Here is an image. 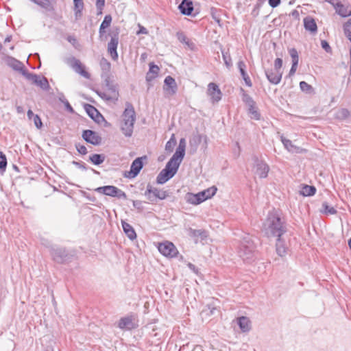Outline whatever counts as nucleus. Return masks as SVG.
<instances>
[{
    "label": "nucleus",
    "mask_w": 351,
    "mask_h": 351,
    "mask_svg": "<svg viewBox=\"0 0 351 351\" xmlns=\"http://www.w3.org/2000/svg\"><path fill=\"white\" fill-rule=\"evenodd\" d=\"M268 3L271 8H274L280 4L281 0H268Z\"/></svg>",
    "instance_id": "60"
},
{
    "label": "nucleus",
    "mask_w": 351,
    "mask_h": 351,
    "mask_svg": "<svg viewBox=\"0 0 351 351\" xmlns=\"http://www.w3.org/2000/svg\"><path fill=\"white\" fill-rule=\"evenodd\" d=\"M263 230L268 237H280L287 232V223L277 211L269 212Z\"/></svg>",
    "instance_id": "2"
},
{
    "label": "nucleus",
    "mask_w": 351,
    "mask_h": 351,
    "mask_svg": "<svg viewBox=\"0 0 351 351\" xmlns=\"http://www.w3.org/2000/svg\"><path fill=\"white\" fill-rule=\"evenodd\" d=\"M321 46L326 52H330L332 50L329 43L325 40H321Z\"/></svg>",
    "instance_id": "54"
},
{
    "label": "nucleus",
    "mask_w": 351,
    "mask_h": 351,
    "mask_svg": "<svg viewBox=\"0 0 351 351\" xmlns=\"http://www.w3.org/2000/svg\"><path fill=\"white\" fill-rule=\"evenodd\" d=\"M7 64L14 71H19L25 77L27 76L25 73H29L22 62L12 56L7 58Z\"/></svg>",
    "instance_id": "17"
},
{
    "label": "nucleus",
    "mask_w": 351,
    "mask_h": 351,
    "mask_svg": "<svg viewBox=\"0 0 351 351\" xmlns=\"http://www.w3.org/2000/svg\"><path fill=\"white\" fill-rule=\"evenodd\" d=\"M34 2L36 5L40 6L43 8H45L47 10H50L51 3L49 0H30Z\"/></svg>",
    "instance_id": "43"
},
{
    "label": "nucleus",
    "mask_w": 351,
    "mask_h": 351,
    "mask_svg": "<svg viewBox=\"0 0 351 351\" xmlns=\"http://www.w3.org/2000/svg\"><path fill=\"white\" fill-rule=\"evenodd\" d=\"M119 28L116 27L112 32V36L110 42L108 43V52L110 53L113 60L118 59V53L117 51L119 44Z\"/></svg>",
    "instance_id": "13"
},
{
    "label": "nucleus",
    "mask_w": 351,
    "mask_h": 351,
    "mask_svg": "<svg viewBox=\"0 0 351 351\" xmlns=\"http://www.w3.org/2000/svg\"><path fill=\"white\" fill-rule=\"evenodd\" d=\"M207 94L210 97V101L213 104L217 103L221 99L222 93L216 83L210 82L208 84Z\"/></svg>",
    "instance_id": "16"
},
{
    "label": "nucleus",
    "mask_w": 351,
    "mask_h": 351,
    "mask_svg": "<svg viewBox=\"0 0 351 351\" xmlns=\"http://www.w3.org/2000/svg\"><path fill=\"white\" fill-rule=\"evenodd\" d=\"M276 250L280 256H283L287 254V247L285 240L280 237H276Z\"/></svg>",
    "instance_id": "30"
},
{
    "label": "nucleus",
    "mask_w": 351,
    "mask_h": 351,
    "mask_svg": "<svg viewBox=\"0 0 351 351\" xmlns=\"http://www.w3.org/2000/svg\"><path fill=\"white\" fill-rule=\"evenodd\" d=\"M122 120H127L128 121H130V120H132V121H136V112L130 102L127 101L125 103V108L122 114Z\"/></svg>",
    "instance_id": "21"
},
{
    "label": "nucleus",
    "mask_w": 351,
    "mask_h": 351,
    "mask_svg": "<svg viewBox=\"0 0 351 351\" xmlns=\"http://www.w3.org/2000/svg\"><path fill=\"white\" fill-rule=\"evenodd\" d=\"M95 191L108 196L117 197L118 199H127L128 198L124 191L112 185L99 186L95 189Z\"/></svg>",
    "instance_id": "7"
},
{
    "label": "nucleus",
    "mask_w": 351,
    "mask_h": 351,
    "mask_svg": "<svg viewBox=\"0 0 351 351\" xmlns=\"http://www.w3.org/2000/svg\"><path fill=\"white\" fill-rule=\"evenodd\" d=\"M202 142V136L199 134L194 135L192 138L189 141L191 149H193V152L197 150L198 145Z\"/></svg>",
    "instance_id": "38"
},
{
    "label": "nucleus",
    "mask_w": 351,
    "mask_h": 351,
    "mask_svg": "<svg viewBox=\"0 0 351 351\" xmlns=\"http://www.w3.org/2000/svg\"><path fill=\"white\" fill-rule=\"evenodd\" d=\"M188 267L193 271L195 274H199V269L193 263H189Z\"/></svg>",
    "instance_id": "62"
},
{
    "label": "nucleus",
    "mask_w": 351,
    "mask_h": 351,
    "mask_svg": "<svg viewBox=\"0 0 351 351\" xmlns=\"http://www.w3.org/2000/svg\"><path fill=\"white\" fill-rule=\"evenodd\" d=\"M237 66L239 70L240 74H241L243 80H244L245 84L248 87H252V83L250 80V77H249V75H247V73L246 72V64H245V62L242 60H240L237 62Z\"/></svg>",
    "instance_id": "25"
},
{
    "label": "nucleus",
    "mask_w": 351,
    "mask_h": 351,
    "mask_svg": "<svg viewBox=\"0 0 351 351\" xmlns=\"http://www.w3.org/2000/svg\"><path fill=\"white\" fill-rule=\"evenodd\" d=\"M83 9H84V7H81L80 8H74V13H75V17L76 20H78L82 17Z\"/></svg>",
    "instance_id": "55"
},
{
    "label": "nucleus",
    "mask_w": 351,
    "mask_h": 351,
    "mask_svg": "<svg viewBox=\"0 0 351 351\" xmlns=\"http://www.w3.org/2000/svg\"><path fill=\"white\" fill-rule=\"evenodd\" d=\"M265 75L268 81L273 84H278L282 79V72L274 71L273 69L265 70Z\"/></svg>",
    "instance_id": "23"
},
{
    "label": "nucleus",
    "mask_w": 351,
    "mask_h": 351,
    "mask_svg": "<svg viewBox=\"0 0 351 351\" xmlns=\"http://www.w3.org/2000/svg\"><path fill=\"white\" fill-rule=\"evenodd\" d=\"M134 123L135 121H132V120H130V121L121 120L120 129L125 137L129 138L132 136Z\"/></svg>",
    "instance_id": "22"
},
{
    "label": "nucleus",
    "mask_w": 351,
    "mask_h": 351,
    "mask_svg": "<svg viewBox=\"0 0 351 351\" xmlns=\"http://www.w3.org/2000/svg\"><path fill=\"white\" fill-rule=\"evenodd\" d=\"M169 191L160 190L158 188L153 187L149 184H147L145 192L147 199L152 202H156V199H165L169 196Z\"/></svg>",
    "instance_id": "8"
},
{
    "label": "nucleus",
    "mask_w": 351,
    "mask_h": 351,
    "mask_svg": "<svg viewBox=\"0 0 351 351\" xmlns=\"http://www.w3.org/2000/svg\"><path fill=\"white\" fill-rule=\"evenodd\" d=\"M343 31L346 36L351 42V18L343 25Z\"/></svg>",
    "instance_id": "44"
},
{
    "label": "nucleus",
    "mask_w": 351,
    "mask_h": 351,
    "mask_svg": "<svg viewBox=\"0 0 351 351\" xmlns=\"http://www.w3.org/2000/svg\"><path fill=\"white\" fill-rule=\"evenodd\" d=\"M83 107L88 117L95 123L100 124L102 122H106L107 123L104 116L95 106L89 104H84Z\"/></svg>",
    "instance_id": "14"
},
{
    "label": "nucleus",
    "mask_w": 351,
    "mask_h": 351,
    "mask_svg": "<svg viewBox=\"0 0 351 351\" xmlns=\"http://www.w3.org/2000/svg\"><path fill=\"white\" fill-rule=\"evenodd\" d=\"M177 36H178V38L180 41H181L182 43H187V42H186L187 38L182 32H178L177 34Z\"/></svg>",
    "instance_id": "63"
},
{
    "label": "nucleus",
    "mask_w": 351,
    "mask_h": 351,
    "mask_svg": "<svg viewBox=\"0 0 351 351\" xmlns=\"http://www.w3.org/2000/svg\"><path fill=\"white\" fill-rule=\"evenodd\" d=\"M217 10L215 8L211 9V15L213 19L220 25L221 19L216 15Z\"/></svg>",
    "instance_id": "59"
},
{
    "label": "nucleus",
    "mask_w": 351,
    "mask_h": 351,
    "mask_svg": "<svg viewBox=\"0 0 351 351\" xmlns=\"http://www.w3.org/2000/svg\"><path fill=\"white\" fill-rule=\"evenodd\" d=\"M82 137L86 143L93 145H99L102 141L101 137L92 130H83Z\"/></svg>",
    "instance_id": "15"
},
{
    "label": "nucleus",
    "mask_w": 351,
    "mask_h": 351,
    "mask_svg": "<svg viewBox=\"0 0 351 351\" xmlns=\"http://www.w3.org/2000/svg\"><path fill=\"white\" fill-rule=\"evenodd\" d=\"M336 12L341 17H348L351 16V5L350 4H343L338 1L333 4Z\"/></svg>",
    "instance_id": "20"
},
{
    "label": "nucleus",
    "mask_w": 351,
    "mask_h": 351,
    "mask_svg": "<svg viewBox=\"0 0 351 351\" xmlns=\"http://www.w3.org/2000/svg\"><path fill=\"white\" fill-rule=\"evenodd\" d=\"M121 225L123 232L127 235V237L132 241L134 240L136 238V234L134 228L130 224L124 221H121Z\"/></svg>",
    "instance_id": "31"
},
{
    "label": "nucleus",
    "mask_w": 351,
    "mask_h": 351,
    "mask_svg": "<svg viewBox=\"0 0 351 351\" xmlns=\"http://www.w3.org/2000/svg\"><path fill=\"white\" fill-rule=\"evenodd\" d=\"M68 62L70 63L71 66L73 69H75L77 73H78L86 79L90 78V73L86 71L85 66L82 64V62L79 60L76 59L75 57H72L69 59Z\"/></svg>",
    "instance_id": "18"
},
{
    "label": "nucleus",
    "mask_w": 351,
    "mask_h": 351,
    "mask_svg": "<svg viewBox=\"0 0 351 351\" xmlns=\"http://www.w3.org/2000/svg\"><path fill=\"white\" fill-rule=\"evenodd\" d=\"M255 167V173L258 175L260 178H265L267 177L268 172L269 171V167L265 162L258 164Z\"/></svg>",
    "instance_id": "28"
},
{
    "label": "nucleus",
    "mask_w": 351,
    "mask_h": 351,
    "mask_svg": "<svg viewBox=\"0 0 351 351\" xmlns=\"http://www.w3.org/2000/svg\"><path fill=\"white\" fill-rule=\"evenodd\" d=\"M49 253L53 261L59 264L71 262L75 256L73 252L64 247H51Z\"/></svg>",
    "instance_id": "4"
},
{
    "label": "nucleus",
    "mask_w": 351,
    "mask_h": 351,
    "mask_svg": "<svg viewBox=\"0 0 351 351\" xmlns=\"http://www.w3.org/2000/svg\"><path fill=\"white\" fill-rule=\"evenodd\" d=\"M240 90L241 93L242 101L247 106V112L250 118L255 120H260L261 114L259 112L256 104L253 98L247 94L243 88H241Z\"/></svg>",
    "instance_id": "6"
},
{
    "label": "nucleus",
    "mask_w": 351,
    "mask_h": 351,
    "mask_svg": "<svg viewBox=\"0 0 351 351\" xmlns=\"http://www.w3.org/2000/svg\"><path fill=\"white\" fill-rule=\"evenodd\" d=\"M105 85L108 88V89L110 91L112 95L115 97L116 99H118L119 92L117 88V86L113 84L110 77L109 75L106 76L105 79Z\"/></svg>",
    "instance_id": "35"
},
{
    "label": "nucleus",
    "mask_w": 351,
    "mask_h": 351,
    "mask_svg": "<svg viewBox=\"0 0 351 351\" xmlns=\"http://www.w3.org/2000/svg\"><path fill=\"white\" fill-rule=\"evenodd\" d=\"M222 57L226 66L230 69L232 66L230 55L228 52L222 51Z\"/></svg>",
    "instance_id": "48"
},
{
    "label": "nucleus",
    "mask_w": 351,
    "mask_h": 351,
    "mask_svg": "<svg viewBox=\"0 0 351 351\" xmlns=\"http://www.w3.org/2000/svg\"><path fill=\"white\" fill-rule=\"evenodd\" d=\"M237 324L243 332H246L251 329V322L248 317L242 316L238 319Z\"/></svg>",
    "instance_id": "32"
},
{
    "label": "nucleus",
    "mask_w": 351,
    "mask_h": 351,
    "mask_svg": "<svg viewBox=\"0 0 351 351\" xmlns=\"http://www.w3.org/2000/svg\"><path fill=\"white\" fill-rule=\"evenodd\" d=\"M33 119H34V123L35 126L38 129H41L43 128V122H42L41 119L39 117V115L36 114V116H34Z\"/></svg>",
    "instance_id": "51"
},
{
    "label": "nucleus",
    "mask_w": 351,
    "mask_h": 351,
    "mask_svg": "<svg viewBox=\"0 0 351 351\" xmlns=\"http://www.w3.org/2000/svg\"><path fill=\"white\" fill-rule=\"evenodd\" d=\"M300 88L302 90V91L308 94H312L315 93L313 86L304 81H302L300 82Z\"/></svg>",
    "instance_id": "40"
},
{
    "label": "nucleus",
    "mask_w": 351,
    "mask_h": 351,
    "mask_svg": "<svg viewBox=\"0 0 351 351\" xmlns=\"http://www.w3.org/2000/svg\"><path fill=\"white\" fill-rule=\"evenodd\" d=\"M64 107H65V109L71 112V113H73L74 112V110L73 108V107L71 106V104H69V102L68 101V100H65V101L63 103Z\"/></svg>",
    "instance_id": "61"
},
{
    "label": "nucleus",
    "mask_w": 351,
    "mask_h": 351,
    "mask_svg": "<svg viewBox=\"0 0 351 351\" xmlns=\"http://www.w3.org/2000/svg\"><path fill=\"white\" fill-rule=\"evenodd\" d=\"M97 95H98L100 97H101L102 99H106V100H107V101H110V100H112V99H115V97H114V96H113V95H112V96H109V95H106V93H101V92H99V91H97Z\"/></svg>",
    "instance_id": "58"
},
{
    "label": "nucleus",
    "mask_w": 351,
    "mask_h": 351,
    "mask_svg": "<svg viewBox=\"0 0 351 351\" xmlns=\"http://www.w3.org/2000/svg\"><path fill=\"white\" fill-rule=\"evenodd\" d=\"M178 9L182 14L191 16L194 9L193 2L191 0H182Z\"/></svg>",
    "instance_id": "24"
},
{
    "label": "nucleus",
    "mask_w": 351,
    "mask_h": 351,
    "mask_svg": "<svg viewBox=\"0 0 351 351\" xmlns=\"http://www.w3.org/2000/svg\"><path fill=\"white\" fill-rule=\"evenodd\" d=\"M303 22L304 27L306 31L312 34H315L317 32V25L313 17L307 16L304 19Z\"/></svg>",
    "instance_id": "27"
},
{
    "label": "nucleus",
    "mask_w": 351,
    "mask_h": 351,
    "mask_svg": "<svg viewBox=\"0 0 351 351\" xmlns=\"http://www.w3.org/2000/svg\"><path fill=\"white\" fill-rule=\"evenodd\" d=\"M350 115V111L347 108H341L338 110L337 117L340 119H346Z\"/></svg>",
    "instance_id": "46"
},
{
    "label": "nucleus",
    "mask_w": 351,
    "mask_h": 351,
    "mask_svg": "<svg viewBox=\"0 0 351 351\" xmlns=\"http://www.w3.org/2000/svg\"><path fill=\"white\" fill-rule=\"evenodd\" d=\"M217 191L215 186H213L207 189L200 191L196 194L187 193V202L193 205H198L208 199L213 197Z\"/></svg>",
    "instance_id": "5"
},
{
    "label": "nucleus",
    "mask_w": 351,
    "mask_h": 351,
    "mask_svg": "<svg viewBox=\"0 0 351 351\" xmlns=\"http://www.w3.org/2000/svg\"><path fill=\"white\" fill-rule=\"evenodd\" d=\"M322 208L320 210V212L326 214V215H335L337 213V210L332 206H330L326 202H324L322 203Z\"/></svg>",
    "instance_id": "39"
},
{
    "label": "nucleus",
    "mask_w": 351,
    "mask_h": 351,
    "mask_svg": "<svg viewBox=\"0 0 351 351\" xmlns=\"http://www.w3.org/2000/svg\"><path fill=\"white\" fill-rule=\"evenodd\" d=\"M256 248V245L253 237L246 234L240 241L238 254L244 261L250 262L254 258Z\"/></svg>",
    "instance_id": "3"
},
{
    "label": "nucleus",
    "mask_w": 351,
    "mask_h": 351,
    "mask_svg": "<svg viewBox=\"0 0 351 351\" xmlns=\"http://www.w3.org/2000/svg\"><path fill=\"white\" fill-rule=\"evenodd\" d=\"M112 20V19L110 14H107L104 16V21L101 23L99 29L100 38H101L103 35L106 33V29L110 26Z\"/></svg>",
    "instance_id": "33"
},
{
    "label": "nucleus",
    "mask_w": 351,
    "mask_h": 351,
    "mask_svg": "<svg viewBox=\"0 0 351 351\" xmlns=\"http://www.w3.org/2000/svg\"><path fill=\"white\" fill-rule=\"evenodd\" d=\"M72 163H73V165H74L77 167H78L80 169H82L83 170H87L88 169V167H86V164L84 162H77V161L73 160L72 162Z\"/></svg>",
    "instance_id": "57"
},
{
    "label": "nucleus",
    "mask_w": 351,
    "mask_h": 351,
    "mask_svg": "<svg viewBox=\"0 0 351 351\" xmlns=\"http://www.w3.org/2000/svg\"><path fill=\"white\" fill-rule=\"evenodd\" d=\"M138 326L137 316L134 313L121 317L118 323V327L122 330H130L138 328Z\"/></svg>",
    "instance_id": "9"
},
{
    "label": "nucleus",
    "mask_w": 351,
    "mask_h": 351,
    "mask_svg": "<svg viewBox=\"0 0 351 351\" xmlns=\"http://www.w3.org/2000/svg\"><path fill=\"white\" fill-rule=\"evenodd\" d=\"M133 206L135 208H136L139 212H142L143 210V207L142 206V202L140 200H133L132 201Z\"/></svg>",
    "instance_id": "53"
},
{
    "label": "nucleus",
    "mask_w": 351,
    "mask_h": 351,
    "mask_svg": "<svg viewBox=\"0 0 351 351\" xmlns=\"http://www.w3.org/2000/svg\"><path fill=\"white\" fill-rule=\"evenodd\" d=\"M80 193L83 197H86L88 200H90L93 202H95L96 197L95 196L90 195L89 193H86L84 191H81Z\"/></svg>",
    "instance_id": "56"
},
{
    "label": "nucleus",
    "mask_w": 351,
    "mask_h": 351,
    "mask_svg": "<svg viewBox=\"0 0 351 351\" xmlns=\"http://www.w3.org/2000/svg\"><path fill=\"white\" fill-rule=\"evenodd\" d=\"M7 158L5 154L0 151V171L3 173L7 167Z\"/></svg>",
    "instance_id": "42"
},
{
    "label": "nucleus",
    "mask_w": 351,
    "mask_h": 351,
    "mask_svg": "<svg viewBox=\"0 0 351 351\" xmlns=\"http://www.w3.org/2000/svg\"><path fill=\"white\" fill-rule=\"evenodd\" d=\"M317 189L313 185L302 184V189L300 192V195L304 197L313 196L315 194Z\"/></svg>",
    "instance_id": "34"
},
{
    "label": "nucleus",
    "mask_w": 351,
    "mask_h": 351,
    "mask_svg": "<svg viewBox=\"0 0 351 351\" xmlns=\"http://www.w3.org/2000/svg\"><path fill=\"white\" fill-rule=\"evenodd\" d=\"M188 234L191 237L195 238V239H197L199 237L202 240L206 239L208 236V232L205 230H203V229L195 230V229H193L191 228H189Z\"/></svg>",
    "instance_id": "29"
},
{
    "label": "nucleus",
    "mask_w": 351,
    "mask_h": 351,
    "mask_svg": "<svg viewBox=\"0 0 351 351\" xmlns=\"http://www.w3.org/2000/svg\"><path fill=\"white\" fill-rule=\"evenodd\" d=\"M77 151L82 155H86L88 153L86 147L80 143L75 144Z\"/></svg>",
    "instance_id": "50"
},
{
    "label": "nucleus",
    "mask_w": 351,
    "mask_h": 351,
    "mask_svg": "<svg viewBox=\"0 0 351 351\" xmlns=\"http://www.w3.org/2000/svg\"><path fill=\"white\" fill-rule=\"evenodd\" d=\"M274 70L275 71H278V72H282L280 71V69L282 66V59L280 58H277L274 60Z\"/></svg>",
    "instance_id": "49"
},
{
    "label": "nucleus",
    "mask_w": 351,
    "mask_h": 351,
    "mask_svg": "<svg viewBox=\"0 0 351 351\" xmlns=\"http://www.w3.org/2000/svg\"><path fill=\"white\" fill-rule=\"evenodd\" d=\"M185 149L186 140L182 138L180 139L176 152L167 162L165 167L158 175L156 178L157 184H163L176 174L185 156Z\"/></svg>",
    "instance_id": "1"
},
{
    "label": "nucleus",
    "mask_w": 351,
    "mask_h": 351,
    "mask_svg": "<svg viewBox=\"0 0 351 351\" xmlns=\"http://www.w3.org/2000/svg\"><path fill=\"white\" fill-rule=\"evenodd\" d=\"M147 159V156H143L135 158L131 164L130 171L125 172L124 176L128 178H136L143 167V160H146Z\"/></svg>",
    "instance_id": "10"
},
{
    "label": "nucleus",
    "mask_w": 351,
    "mask_h": 351,
    "mask_svg": "<svg viewBox=\"0 0 351 351\" xmlns=\"http://www.w3.org/2000/svg\"><path fill=\"white\" fill-rule=\"evenodd\" d=\"M280 140H281L283 145L285 146V147L289 152H296V153L299 152L300 147L294 145L292 143L291 141H290L289 139L286 138L285 137L283 136V135L280 136Z\"/></svg>",
    "instance_id": "36"
},
{
    "label": "nucleus",
    "mask_w": 351,
    "mask_h": 351,
    "mask_svg": "<svg viewBox=\"0 0 351 351\" xmlns=\"http://www.w3.org/2000/svg\"><path fill=\"white\" fill-rule=\"evenodd\" d=\"M163 89L165 91L168 92L171 95L176 93L178 86L173 77L171 75L167 76L165 79Z\"/></svg>",
    "instance_id": "19"
},
{
    "label": "nucleus",
    "mask_w": 351,
    "mask_h": 351,
    "mask_svg": "<svg viewBox=\"0 0 351 351\" xmlns=\"http://www.w3.org/2000/svg\"><path fill=\"white\" fill-rule=\"evenodd\" d=\"M289 53L292 59V63L298 64L299 56L298 52L295 48L289 49Z\"/></svg>",
    "instance_id": "47"
},
{
    "label": "nucleus",
    "mask_w": 351,
    "mask_h": 351,
    "mask_svg": "<svg viewBox=\"0 0 351 351\" xmlns=\"http://www.w3.org/2000/svg\"><path fill=\"white\" fill-rule=\"evenodd\" d=\"M160 71V68L158 65L155 64L154 62H152L149 64V71L146 73V81L149 83L152 80H154L156 77H157L158 73Z\"/></svg>",
    "instance_id": "26"
},
{
    "label": "nucleus",
    "mask_w": 351,
    "mask_h": 351,
    "mask_svg": "<svg viewBox=\"0 0 351 351\" xmlns=\"http://www.w3.org/2000/svg\"><path fill=\"white\" fill-rule=\"evenodd\" d=\"M258 1H260V0H258ZM261 7V2H258L254 7L252 12H251V14L254 16V17H256L258 14H259V10H260V8Z\"/></svg>",
    "instance_id": "52"
},
{
    "label": "nucleus",
    "mask_w": 351,
    "mask_h": 351,
    "mask_svg": "<svg viewBox=\"0 0 351 351\" xmlns=\"http://www.w3.org/2000/svg\"><path fill=\"white\" fill-rule=\"evenodd\" d=\"M100 66L104 72L109 73L111 68V64L105 58H102L100 61Z\"/></svg>",
    "instance_id": "45"
},
{
    "label": "nucleus",
    "mask_w": 351,
    "mask_h": 351,
    "mask_svg": "<svg viewBox=\"0 0 351 351\" xmlns=\"http://www.w3.org/2000/svg\"><path fill=\"white\" fill-rule=\"evenodd\" d=\"M106 159V156L103 154H93L88 158V161L95 165H100Z\"/></svg>",
    "instance_id": "37"
},
{
    "label": "nucleus",
    "mask_w": 351,
    "mask_h": 351,
    "mask_svg": "<svg viewBox=\"0 0 351 351\" xmlns=\"http://www.w3.org/2000/svg\"><path fill=\"white\" fill-rule=\"evenodd\" d=\"M73 3L75 8H80L81 7L84 6L82 0H73Z\"/></svg>",
    "instance_id": "64"
},
{
    "label": "nucleus",
    "mask_w": 351,
    "mask_h": 351,
    "mask_svg": "<svg viewBox=\"0 0 351 351\" xmlns=\"http://www.w3.org/2000/svg\"><path fill=\"white\" fill-rule=\"evenodd\" d=\"M176 145V140L174 134H172L170 139L167 142L165 145V149L168 152H172L175 145Z\"/></svg>",
    "instance_id": "41"
},
{
    "label": "nucleus",
    "mask_w": 351,
    "mask_h": 351,
    "mask_svg": "<svg viewBox=\"0 0 351 351\" xmlns=\"http://www.w3.org/2000/svg\"><path fill=\"white\" fill-rule=\"evenodd\" d=\"M158 249V251L166 257L174 258L179 254V252L175 245L168 241L159 243Z\"/></svg>",
    "instance_id": "11"
},
{
    "label": "nucleus",
    "mask_w": 351,
    "mask_h": 351,
    "mask_svg": "<svg viewBox=\"0 0 351 351\" xmlns=\"http://www.w3.org/2000/svg\"><path fill=\"white\" fill-rule=\"evenodd\" d=\"M27 75L26 79L32 82V84L39 86L41 89L45 91H49L51 88V86L49 84V81L47 78L43 75L41 77L40 75L33 73H25Z\"/></svg>",
    "instance_id": "12"
}]
</instances>
